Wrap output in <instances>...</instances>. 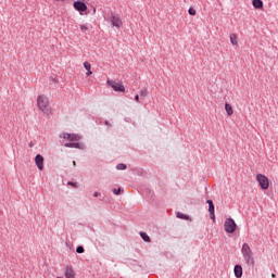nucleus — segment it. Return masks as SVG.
<instances>
[{"label": "nucleus", "mask_w": 278, "mask_h": 278, "mask_svg": "<svg viewBox=\"0 0 278 278\" xmlns=\"http://www.w3.org/2000/svg\"><path fill=\"white\" fill-rule=\"evenodd\" d=\"M241 253L248 266H255V257L253 256V250H251L249 243H243L241 248Z\"/></svg>", "instance_id": "obj_1"}, {"label": "nucleus", "mask_w": 278, "mask_h": 278, "mask_svg": "<svg viewBox=\"0 0 278 278\" xmlns=\"http://www.w3.org/2000/svg\"><path fill=\"white\" fill-rule=\"evenodd\" d=\"M37 105L43 114L49 115L51 113V106L49 105V98L45 96H38Z\"/></svg>", "instance_id": "obj_2"}, {"label": "nucleus", "mask_w": 278, "mask_h": 278, "mask_svg": "<svg viewBox=\"0 0 278 278\" xmlns=\"http://www.w3.org/2000/svg\"><path fill=\"white\" fill-rule=\"evenodd\" d=\"M224 228L226 233H236V229H238V225L233 218L229 217L225 220Z\"/></svg>", "instance_id": "obj_3"}, {"label": "nucleus", "mask_w": 278, "mask_h": 278, "mask_svg": "<svg viewBox=\"0 0 278 278\" xmlns=\"http://www.w3.org/2000/svg\"><path fill=\"white\" fill-rule=\"evenodd\" d=\"M256 179H257L262 190H268V188L270 186V182L268 181V177H266L262 174H258V175H256Z\"/></svg>", "instance_id": "obj_4"}, {"label": "nucleus", "mask_w": 278, "mask_h": 278, "mask_svg": "<svg viewBox=\"0 0 278 278\" xmlns=\"http://www.w3.org/2000/svg\"><path fill=\"white\" fill-rule=\"evenodd\" d=\"M108 85L111 86L115 92H125V86H123V83L108 80Z\"/></svg>", "instance_id": "obj_5"}, {"label": "nucleus", "mask_w": 278, "mask_h": 278, "mask_svg": "<svg viewBox=\"0 0 278 278\" xmlns=\"http://www.w3.org/2000/svg\"><path fill=\"white\" fill-rule=\"evenodd\" d=\"M110 23L113 27H116L117 29H121L123 27V20H121L117 15H112L110 17Z\"/></svg>", "instance_id": "obj_6"}, {"label": "nucleus", "mask_w": 278, "mask_h": 278, "mask_svg": "<svg viewBox=\"0 0 278 278\" xmlns=\"http://www.w3.org/2000/svg\"><path fill=\"white\" fill-rule=\"evenodd\" d=\"M60 138H63L64 140H70V142H77L79 140V136L67 132H63L62 135H60Z\"/></svg>", "instance_id": "obj_7"}, {"label": "nucleus", "mask_w": 278, "mask_h": 278, "mask_svg": "<svg viewBox=\"0 0 278 278\" xmlns=\"http://www.w3.org/2000/svg\"><path fill=\"white\" fill-rule=\"evenodd\" d=\"M35 163L39 170L45 169V156H42L41 154H37L35 157Z\"/></svg>", "instance_id": "obj_8"}, {"label": "nucleus", "mask_w": 278, "mask_h": 278, "mask_svg": "<svg viewBox=\"0 0 278 278\" xmlns=\"http://www.w3.org/2000/svg\"><path fill=\"white\" fill-rule=\"evenodd\" d=\"M206 203L208 204L210 218L213 220V223H215L216 215L214 214V212H215L214 201L207 200Z\"/></svg>", "instance_id": "obj_9"}, {"label": "nucleus", "mask_w": 278, "mask_h": 278, "mask_svg": "<svg viewBox=\"0 0 278 278\" xmlns=\"http://www.w3.org/2000/svg\"><path fill=\"white\" fill-rule=\"evenodd\" d=\"M74 9L77 10V12H86L88 10V5L81 1H75Z\"/></svg>", "instance_id": "obj_10"}, {"label": "nucleus", "mask_w": 278, "mask_h": 278, "mask_svg": "<svg viewBox=\"0 0 278 278\" xmlns=\"http://www.w3.org/2000/svg\"><path fill=\"white\" fill-rule=\"evenodd\" d=\"M65 278H75V269H73V266L68 265L65 268Z\"/></svg>", "instance_id": "obj_11"}, {"label": "nucleus", "mask_w": 278, "mask_h": 278, "mask_svg": "<svg viewBox=\"0 0 278 278\" xmlns=\"http://www.w3.org/2000/svg\"><path fill=\"white\" fill-rule=\"evenodd\" d=\"M252 5L255 10H264V2L262 0H252Z\"/></svg>", "instance_id": "obj_12"}, {"label": "nucleus", "mask_w": 278, "mask_h": 278, "mask_svg": "<svg viewBox=\"0 0 278 278\" xmlns=\"http://www.w3.org/2000/svg\"><path fill=\"white\" fill-rule=\"evenodd\" d=\"M235 277L242 278L243 271H242V265H236L233 268Z\"/></svg>", "instance_id": "obj_13"}, {"label": "nucleus", "mask_w": 278, "mask_h": 278, "mask_svg": "<svg viewBox=\"0 0 278 278\" xmlns=\"http://www.w3.org/2000/svg\"><path fill=\"white\" fill-rule=\"evenodd\" d=\"M225 110H226L228 116H233V108L231 106V104L226 103Z\"/></svg>", "instance_id": "obj_14"}, {"label": "nucleus", "mask_w": 278, "mask_h": 278, "mask_svg": "<svg viewBox=\"0 0 278 278\" xmlns=\"http://www.w3.org/2000/svg\"><path fill=\"white\" fill-rule=\"evenodd\" d=\"M230 42L233 46H238V36H236V34H230Z\"/></svg>", "instance_id": "obj_15"}, {"label": "nucleus", "mask_w": 278, "mask_h": 278, "mask_svg": "<svg viewBox=\"0 0 278 278\" xmlns=\"http://www.w3.org/2000/svg\"><path fill=\"white\" fill-rule=\"evenodd\" d=\"M65 147L67 149H79V143H77V142H70V143H65Z\"/></svg>", "instance_id": "obj_16"}, {"label": "nucleus", "mask_w": 278, "mask_h": 278, "mask_svg": "<svg viewBox=\"0 0 278 278\" xmlns=\"http://www.w3.org/2000/svg\"><path fill=\"white\" fill-rule=\"evenodd\" d=\"M140 237L142 238V240L144 242H151V237H149V235H147V232H140Z\"/></svg>", "instance_id": "obj_17"}, {"label": "nucleus", "mask_w": 278, "mask_h": 278, "mask_svg": "<svg viewBox=\"0 0 278 278\" xmlns=\"http://www.w3.org/2000/svg\"><path fill=\"white\" fill-rule=\"evenodd\" d=\"M116 168H117V170H126L127 169V165L123 164V163H119V164L116 165Z\"/></svg>", "instance_id": "obj_18"}, {"label": "nucleus", "mask_w": 278, "mask_h": 278, "mask_svg": "<svg viewBox=\"0 0 278 278\" xmlns=\"http://www.w3.org/2000/svg\"><path fill=\"white\" fill-rule=\"evenodd\" d=\"M177 218H181L182 220H188V215L184 214V213H177Z\"/></svg>", "instance_id": "obj_19"}, {"label": "nucleus", "mask_w": 278, "mask_h": 278, "mask_svg": "<svg viewBox=\"0 0 278 278\" xmlns=\"http://www.w3.org/2000/svg\"><path fill=\"white\" fill-rule=\"evenodd\" d=\"M188 12H189L190 16H197V10H194L193 8H190L188 10Z\"/></svg>", "instance_id": "obj_20"}, {"label": "nucleus", "mask_w": 278, "mask_h": 278, "mask_svg": "<svg viewBox=\"0 0 278 278\" xmlns=\"http://www.w3.org/2000/svg\"><path fill=\"white\" fill-rule=\"evenodd\" d=\"M86 250L81 247V245H78L76 248V253H84Z\"/></svg>", "instance_id": "obj_21"}, {"label": "nucleus", "mask_w": 278, "mask_h": 278, "mask_svg": "<svg viewBox=\"0 0 278 278\" xmlns=\"http://www.w3.org/2000/svg\"><path fill=\"white\" fill-rule=\"evenodd\" d=\"M80 31H88V25L81 24Z\"/></svg>", "instance_id": "obj_22"}, {"label": "nucleus", "mask_w": 278, "mask_h": 278, "mask_svg": "<svg viewBox=\"0 0 278 278\" xmlns=\"http://www.w3.org/2000/svg\"><path fill=\"white\" fill-rule=\"evenodd\" d=\"M84 66H85L86 71H90V68H91V65L89 62H85Z\"/></svg>", "instance_id": "obj_23"}, {"label": "nucleus", "mask_w": 278, "mask_h": 278, "mask_svg": "<svg viewBox=\"0 0 278 278\" xmlns=\"http://www.w3.org/2000/svg\"><path fill=\"white\" fill-rule=\"evenodd\" d=\"M67 186H72V188H78L77 182L68 181Z\"/></svg>", "instance_id": "obj_24"}, {"label": "nucleus", "mask_w": 278, "mask_h": 278, "mask_svg": "<svg viewBox=\"0 0 278 278\" xmlns=\"http://www.w3.org/2000/svg\"><path fill=\"white\" fill-rule=\"evenodd\" d=\"M147 94H148V92H147V89H142L141 91H140V97H147Z\"/></svg>", "instance_id": "obj_25"}, {"label": "nucleus", "mask_w": 278, "mask_h": 278, "mask_svg": "<svg viewBox=\"0 0 278 278\" xmlns=\"http://www.w3.org/2000/svg\"><path fill=\"white\" fill-rule=\"evenodd\" d=\"M113 193L116 194V195L121 194V188L113 189Z\"/></svg>", "instance_id": "obj_26"}, {"label": "nucleus", "mask_w": 278, "mask_h": 278, "mask_svg": "<svg viewBox=\"0 0 278 278\" xmlns=\"http://www.w3.org/2000/svg\"><path fill=\"white\" fill-rule=\"evenodd\" d=\"M135 101H137V103H140V96L136 94L135 96Z\"/></svg>", "instance_id": "obj_27"}, {"label": "nucleus", "mask_w": 278, "mask_h": 278, "mask_svg": "<svg viewBox=\"0 0 278 278\" xmlns=\"http://www.w3.org/2000/svg\"><path fill=\"white\" fill-rule=\"evenodd\" d=\"M104 125H108V127H112V124H110L109 121H105V122H104Z\"/></svg>", "instance_id": "obj_28"}, {"label": "nucleus", "mask_w": 278, "mask_h": 278, "mask_svg": "<svg viewBox=\"0 0 278 278\" xmlns=\"http://www.w3.org/2000/svg\"><path fill=\"white\" fill-rule=\"evenodd\" d=\"M90 75H92V71H87V76L90 77Z\"/></svg>", "instance_id": "obj_29"}, {"label": "nucleus", "mask_w": 278, "mask_h": 278, "mask_svg": "<svg viewBox=\"0 0 278 278\" xmlns=\"http://www.w3.org/2000/svg\"><path fill=\"white\" fill-rule=\"evenodd\" d=\"M93 197H96V198L99 197V192L96 191V192L93 193Z\"/></svg>", "instance_id": "obj_30"}, {"label": "nucleus", "mask_w": 278, "mask_h": 278, "mask_svg": "<svg viewBox=\"0 0 278 278\" xmlns=\"http://www.w3.org/2000/svg\"><path fill=\"white\" fill-rule=\"evenodd\" d=\"M28 146L31 148L34 147V142H29Z\"/></svg>", "instance_id": "obj_31"}, {"label": "nucleus", "mask_w": 278, "mask_h": 278, "mask_svg": "<svg viewBox=\"0 0 278 278\" xmlns=\"http://www.w3.org/2000/svg\"><path fill=\"white\" fill-rule=\"evenodd\" d=\"M73 166H77V163L75 161H73Z\"/></svg>", "instance_id": "obj_32"}, {"label": "nucleus", "mask_w": 278, "mask_h": 278, "mask_svg": "<svg viewBox=\"0 0 278 278\" xmlns=\"http://www.w3.org/2000/svg\"><path fill=\"white\" fill-rule=\"evenodd\" d=\"M271 277H273V278H275V277H276V275H275V274H271Z\"/></svg>", "instance_id": "obj_33"}, {"label": "nucleus", "mask_w": 278, "mask_h": 278, "mask_svg": "<svg viewBox=\"0 0 278 278\" xmlns=\"http://www.w3.org/2000/svg\"><path fill=\"white\" fill-rule=\"evenodd\" d=\"M56 1H61V2H64V0H56Z\"/></svg>", "instance_id": "obj_34"}]
</instances>
